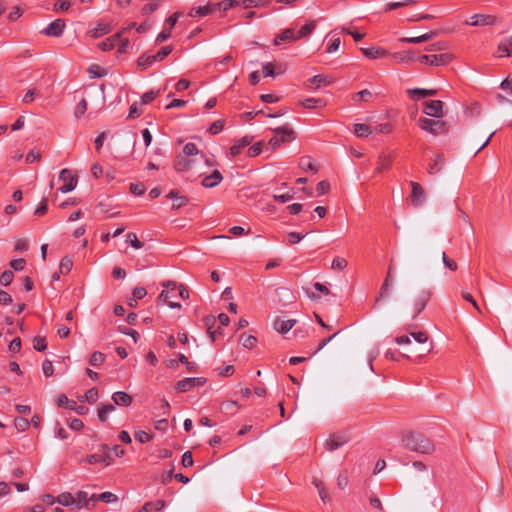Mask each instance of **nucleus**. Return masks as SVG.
<instances>
[{
    "mask_svg": "<svg viewBox=\"0 0 512 512\" xmlns=\"http://www.w3.org/2000/svg\"><path fill=\"white\" fill-rule=\"evenodd\" d=\"M86 462L90 465L101 462L105 466H108L111 464V458H110L109 454H105V455L93 454V455L87 456Z\"/></svg>",
    "mask_w": 512,
    "mask_h": 512,
    "instance_id": "35",
    "label": "nucleus"
},
{
    "mask_svg": "<svg viewBox=\"0 0 512 512\" xmlns=\"http://www.w3.org/2000/svg\"><path fill=\"white\" fill-rule=\"evenodd\" d=\"M99 500L105 503H113L117 501V496L111 492H103L98 496Z\"/></svg>",
    "mask_w": 512,
    "mask_h": 512,
    "instance_id": "60",
    "label": "nucleus"
},
{
    "mask_svg": "<svg viewBox=\"0 0 512 512\" xmlns=\"http://www.w3.org/2000/svg\"><path fill=\"white\" fill-rule=\"evenodd\" d=\"M419 127L432 134V135H438L439 133L445 132V123L443 121L439 120H432L429 118H420L418 120Z\"/></svg>",
    "mask_w": 512,
    "mask_h": 512,
    "instance_id": "5",
    "label": "nucleus"
},
{
    "mask_svg": "<svg viewBox=\"0 0 512 512\" xmlns=\"http://www.w3.org/2000/svg\"><path fill=\"white\" fill-rule=\"evenodd\" d=\"M162 286L163 290L161 291L158 300L166 303L172 297V293L176 289V283L168 280L163 282Z\"/></svg>",
    "mask_w": 512,
    "mask_h": 512,
    "instance_id": "18",
    "label": "nucleus"
},
{
    "mask_svg": "<svg viewBox=\"0 0 512 512\" xmlns=\"http://www.w3.org/2000/svg\"><path fill=\"white\" fill-rule=\"evenodd\" d=\"M349 441L346 433H337L330 435L324 442V447L328 451H335Z\"/></svg>",
    "mask_w": 512,
    "mask_h": 512,
    "instance_id": "8",
    "label": "nucleus"
},
{
    "mask_svg": "<svg viewBox=\"0 0 512 512\" xmlns=\"http://www.w3.org/2000/svg\"><path fill=\"white\" fill-rule=\"evenodd\" d=\"M59 180L63 181V185L59 187V191L63 194L73 191L78 183L77 175L67 168L60 171Z\"/></svg>",
    "mask_w": 512,
    "mask_h": 512,
    "instance_id": "4",
    "label": "nucleus"
},
{
    "mask_svg": "<svg viewBox=\"0 0 512 512\" xmlns=\"http://www.w3.org/2000/svg\"><path fill=\"white\" fill-rule=\"evenodd\" d=\"M57 405L75 411L79 415H85L88 413V408L82 405H78L76 401L69 400L65 395H60L57 399Z\"/></svg>",
    "mask_w": 512,
    "mask_h": 512,
    "instance_id": "11",
    "label": "nucleus"
},
{
    "mask_svg": "<svg viewBox=\"0 0 512 512\" xmlns=\"http://www.w3.org/2000/svg\"><path fill=\"white\" fill-rule=\"evenodd\" d=\"M294 138L295 133L291 128L288 126L279 127L274 130V136L270 138L269 144L275 149L283 143L292 141Z\"/></svg>",
    "mask_w": 512,
    "mask_h": 512,
    "instance_id": "3",
    "label": "nucleus"
},
{
    "mask_svg": "<svg viewBox=\"0 0 512 512\" xmlns=\"http://www.w3.org/2000/svg\"><path fill=\"white\" fill-rule=\"evenodd\" d=\"M126 242L136 250L141 249L143 247V243L139 241L137 235L132 232L126 235Z\"/></svg>",
    "mask_w": 512,
    "mask_h": 512,
    "instance_id": "45",
    "label": "nucleus"
},
{
    "mask_svg": "<svg viewBox=\"0 0 512 512\" xmlns=\"http://www.w3.org/2000/svg\"><path fill=\"white\" fill-rule=\"evenodd\" d=\"M73 267V262L69 258H64L61 260L59 265V273L61 274H67L71 271Z\"/></svg>",
    "mask_w": 512,
    "mask_h": 512,
    "instance_id": "52",
    "label": "nucleus"
},
{
    "mask_svg": "<svg viewBox=\"0 0 512 512\" xmlns=\"http://www.w3.org/2000/svg\"><path fill=\"white\" fill-rule=\"evenodd\" d=\"M203 383L204 381L202 380V378L189 377L178 381L176 384V389L180 393H185L190 391L195 386L202 385Z\"/></svg>",
    "mask_w": 512,
    "mask_h": 512,
    "instance_id": "13",
    "label": "nucleus"
},
{
    "mask_svg": "<svg viewBox=\"0 0 512 512\" xmlns=\"http://www.w3.org/2000/svg\"><path fill=\"white\" fill-rule=\"evenodd\" d=\"M148 1H149V3H147L146 5H144L142 7L141 12L143 15H149L152 12H154L158 8L160 0H148Z\"/></svg>",
    "mask_w": 512,
    "mask_h": 512,
    "instance_id": "50",
    "label": "nucleus"
},
{
    "mask_svg": "<svg viewBox=\"0 0 512 512\" xmlns=\"http://www.w3.org/2000/svg\"><path fill=\"white\" fill-rule=\"evenodd\" d=\"M300 104L306 109H315L324 107L326 105V101L322 98H306L302 100Z\"/></svg>",
    "mask_w": 512,
    "mask_h": 512,
    "instance_id": "31",
    "label": "nucleus"
},
{
    "mask_svg": "<svg viewBox=\"0 0 512 512\" xmlns=\"http://www.w3.org/2000/svg\"><path fill=\"white\" fill-rule=\"evenodd\" d=\"M194 160H190L189 157L186 156H178L174 168L178 172H187L194 169Z\"/></svg>",
    "mask_w": 512,
    "mask_h": 512,
    "instance_id": "15",
    "label": "nucleus"
},
{
    "mask_svg": "<svg viewBox=\"0 0 512 512\" xmlns=\"http://www.w3.org/2000/svg\"><path fill=\"white\" fill-rule=\"evenodd\" d=\"M251 144V138L248 137V136H244L242 137L241 139H239L238 141H236L230 148V154L233 156V157H236L238 156L242 150L249 146Z\"/></svg>",
    "mask_w": 512,
    "mask_h": 512,
    "instance_id": "23",
    "label": "nucleus"
},
{
    "mask_svg": "<svg viewBox=\"0 0 512 512\" xmlns=\"http://www.w3.org/2000/svg\"><path fill=\"white\" fill-rule=\"evenodd\" d=\"M13 272L10 271V270H6L4 271L1 275H0V284L3 285V286H8L10 285V283L12 282L13 280Z\"/></svg>",
    "mask_w": 512,
    "mask_h": 512,
    "instance_id": "57",
    "label": "nucleus"
},
{
    "mask_svg": "<svg viewBox=\"0 0 512 512\" xmlns=\"http://www.w3.org/2000/svg\"><path fill=\"white\" fill-rule=\"evenodd\" d=\"M347 260L343 257H335L331 263V268L334 270H344L347 267Z\"/></svg>",
    "mask_w": 512,
    "mask_h": 512,
    "instance_id": "51",
    "label": "nucleus"
},
{
    "mask_svg": "<svg viewBox=\"0 0 512 512\" xmlns=\"http://www.w3.org/2000/svg\"><path fill=\"white\" fill-rule=\"evenodd\" d=\"M497 57H508L512 53L511 37L501 41L497 47Z\"/></svg>",
    "mask_w": 512,
    "mask_h": 512,
    "instance_id": "28",
    "label": "nucleus"
},
{
    "mask_svg": "<svg viewBox=\"0 0 512 512\" xmlns=\"http://www.w3.org/2000/svg\"><path fill=\"white\" fill-rule=\"evenodd\" d=\"M407 93L411 98L419 100L420 98L434 96L437 91L435 89L414 88L407 90Z\"/></svg>",
    "mask_w": 512,
    "mask_h": 512,
    "instance_id": "25",
    "label": "nucleus"
},
{
    "mask_svg": "<svg viewBox=\"0 0 512 512\" xmlns=\"http://www.w3.org/2000/svg\"><path fill=\"white\" fill-rule=\"evenodd\" d=\"M105 361V355L102 352L96 351L94 352L89 360L90 365L92 366H100Z\"/></svg>",
    "mask_w": 512,
    "mask_h": 512,
    "instance_id": "47",
    "label": "nucleus"
},
{
    "mask_svg": "<svg viewBox=\"0 0 512 512\" xmlns=\"http://www.w3.org/2000/svg\"><path fill=\"white\" fill-rule=\"evenodd\" d=\"M154 62H155V59H153V55H142L138 59V65L143 67V68H147L148 66H150Z\"/></svg>",
    "mask_w": 512,
    "mask_h": 512,
    "instance_id": "61",
    "label": "nucleus"
},
{
    "mask_svg": "<svg viewBox=\"0 0 512 512\" xmlns=\"http://www.w3.org/2000/svg\"><path fill=\"white\" fill-rule=\"evenodd\" d=\"M223 180V176L219 170H214L211 174L205 176L202 180V185L205 188H213Z\"/></svg>",
    "mask_w": 512,
    "mask_h": 512,
    "instance_id": "16",
    "label": "nucleus"
},
{
    "mask_svg": "<svg viewBox=\"0 0 512 512\" xmlns=\"http://www.w3.org/2000/svg\"><path fill=\"white\" fill-rule=\"evenodd\" d=\"M403 446L413 452L431 454L435 447L425 436L415 432H404L401 437Z\"/></svg>",
    "mask_w": 512,
    "mask_h": 512,
    "instance_id": "1",
    "label": "nucleus"
},
{
    "mask_svg": "<svg viewBox=\"0 0 512 512\" xmlns=\"http://www.w3.org/2000/svg\"><path fill=\"white\" fill-rule=\"evenodd\" d=\"M112 400L115 405L124 407L130 406L133 401L132 397L128 393L123 391L115 392L112 395Z\"/></svg>",
    "mask_w": 512,
    "mask_h": 512,
    "instance_id": "21",
    "label": "nucleus"
},
{
    "mask_svg": "<svg viewBox=\"0 0 512 512\" xmlns=\"http://www.w3.org/2000/svg\"><path fill=\"white\" fill-rule=\"evenodd\" d=\"M86 110H87V103H86V100L84 98H82L75 108V111H74L75 117L80 118L81 116L84 115Z\"/></svg>",
    "mask_w": 512,
    "mask_h": 512,
    "instance_id": "55",
    "label": "nucleus"
},
{
    "mask_svg": "<svg viewBox=\"0 0 512 512\" xmlns=\"http://www.w3.org/2000/svg\"><path fill=\"white\" fill-rule=\"evenodd\" d=\"M110 32V26L103 22H98L93 28L88 31L90 37L97 39Z\"/></svg>",
    "mask_w": 512,
    "mask_h": 512,
    "instance_id": "22",
    "label": "nucleus"
},
{
    "mask_svg": "<svg viewBox=\"0 0 512 512\" xmlns=\"http://www.w3.org/2000/svg\"><path fill=\"white\" fill-rule=\"evenodd\" d=\"M430 297L431 293L429 291H422L415 297L411 308L412 319H415L425 309Z\"/></svg>",
    "mask_w": 512,
    "mask_h": 512,
    "instance_id": "6",
    "label": "nucleus"
},
{
    "mask_svg": "<svg viewBox=\"0 0 512 512\" xmlns=\"http://www.w3.org/2000/svg\"><path fill=\"white\" fill-rule=\"evenodd\" d=\"M315 27L316 25L313 21L306 23L304 26L300 28L298 32H296L297 40L310 35L315 29Z\"/></svg>",
    "mask_w": 512,
    "mask_h": 512,
    "instance_id": "42",
    "label": "nucleus"
},
{
    "mask_svg": "<svg viewBox=\"0 0 512 512\" xmlns=\"http://www.w3.org/2000/svg\"><path fill=\"white\" fill-rule=\"evenodd\" d=\"M442 262L444 266L451 271H456L458 268L457 263L454 260L449 259L445 252H442Z\"/></svg>",
    "mask_w": 512,
    "mask_h": 512,
    "instance_id": "59",
    "label": "nucleus"
},
{
    "mask_svg": "<svg viewBox=\"0 0 512 512\" xmlns=\"http://www.w3.org/2000/svg\"><path fill=\"white\" fill-rule=\"evenodd\" d=\"M410 185L412 188V191L410 194L412 205L415 207H419V206L423 205V203L425 201L424 189L422 188V186L419 183L414 182V181H412L410 183Z\"/></svg>",
    "mask_w": 512,
    "mask_h": 512,
    "instance_id": "12",
    "label": "nucleus"
},
{
    "mask_svg": "<svg viewBox=\"0 0 512 512\" xmlns=\"http://www.w3.org/2000/svg\"><path fill=\"white\" fill-rule=\"evenodd\" d=\"M329 81L324 75H315L311 79H309V87L313 89H318L321 85H328Z\"/></svg>",
    "mask_w": 512,
    "mask_h": 512,
    "instance_id": "40",
    "label": "nucleus"
},
{
    "mask_svg": "<svg viewBox=\"0 0 512 512\" xmlns=\"http://www.w3.org/2000/svg\"><path fill=\"white\" fill-rule=\"evenodd\" d=\"M393 281V278H392V275H391V269L388 270V273H387V276L380 288V293H379V297L377 298V301H379L381 298L387 296L388 292H389V289H390V285Z\"/></svg>",
    "mask_w": 512,
    "mask_h": 512,
    "instance_id": "39",
    "label": "nucleus"
},
{
    "mask_svg": "<svg viewBox=\"0 0 512 512\" xmlns=\"http://www.w3.org/2000/svg\"><path fill=\"white\" fill-rule=\"evenodd\" d=\"M98 397V390L96 388H91L85 393L81 401H87L88 403L93 404L98 400Z\"/></svg>",
    "mask_w": 512,
    "mask_h": 512,
    "instance_id": "48",
    "label": "nucleus"
},
{
    "mask_svg": "<svg viewBox=\"0 0 512 512\" xmlns=\"http://www.w3.org/2000/svg\"><path fill=\"white\" fill-rule=\"evenodd\" d=\"M74 502H75L74 495H72L69 492H64L57 496V503L59 505H62L65 507L75 506Z\"/></svg>",
    "mask_w": 512,
    "mask_h": 512,
    "instance_id": "38",
    "label": "nucleus"
},
{
    "mask_svg": "<svg viewBox=\"0 0 512 512\" xmlns=\"http://www.w3.org/2000/svg\"><path fill=\"white\" fill-rule=\"evenodd\" d=\"M65 28V21L56 19L52 21L44 30L43 33L47 36L59 37L62 35Z\"/></svg>",
    "mask_w": 512,
    "mask_h": 512,
    "instance_id": "14",
    "label": "nucleus"
},
{
    "mask_svg": "<svg viewBox=\"0 0 512 512\" xmlns=\"http://www.w3.org/2000/svg\"><path fill=\"white\" fill-rule=\"evenodd\" d=\"M223 128H224V121L223 120H216V121H214L210 125V127L208 129V132L210 134L215 135V134L220 133L223 130Z\"/></svg>",
    "mask_w": 512,
    "mask_h": 512,
    "instance_id": "54",
    "label": "nucleus"
},
{
    "mask_svg": "<svg viewBox=\"0 0 512 512\" xmlns=\"http://www.w3.org/2000/svg\"><path fill=\"white\" fill-rule=\"evenodd\" d=\"M119 40H120V35L116 34L110 38H107L106 40L102 41L101 43H99L98 47L102 51H109L118 45Z\"/></svg>",
    "mask_w": 512,
    "mask_h": 512,
    "instance_id": "34",
    "label": "nucleus"
},
{
    "mask_svg": "<svg viewBox=\"0 0 512 512\" xmlns=\"http://www.w3.org/2000/svg\"><path fill=\"white\" fill-rule=\"evenodd\" d=\"M444 163H445L444 158L441 155H436L433 158L432 163L429 164V166L427 168V172L431 175L439 173L443 169Z\"/></svg>",
    "mask_w": 512,
    "mask_h": 512,
    "instance_id": "29",
    "label": "nucleus"
},
{
    "mask_svg": "<svg viewBox=\"0 0 512 512\" xmlns=\"http://www.w3.org/2000/svg\"><path fill=\"white\" fill-rule=\"evenodd\" d=\"M410 336L418 345H420V347H427L426 344L428 341V336L425 332H412L410 333ZM428 347L432 346L429 345Z\"/></svg>",
    "mask_w": 512,
    "mask_h": 512,
    "instance_id": "41",
    "label": "nucleus"
},
{
    "mask_svg": "<svg viewBox=\"0 0 512 512\" xmlns=\"http://www.w3.org/2000/svg\"><path fill=\"white\" fill-rule=\"evenodd\" d=\"M496 23V18L492 15L475 14L465 20L466 25L470 26H491Z\"/></svg>",
    "mask_w": 512,
    "mask_h": 512,
    "instance_id": "10",
    "label": "nucleus"
},
{
    "mask_svg": "<svg viewBox=\"0 0 512 512\" xmlns=\"http://www.w3.org/2000/svg\"><path fill=\"white\" fill-rule=\"evenodd\" d=\"M353 132L357 137H368L374 134V129L366 124L357 123L354 125Z\"/></svg>",
    "mask_w": 512,
    "mask_h": 512,
    "instance_id": "33",
    "label": "nucleus"
},
{
    "mask_svg": "<svg viewBox=\"0 0 512 512\" xmlns=\"http://www.w3.org/2000/svg\"><path fill=\"white\" fill-rule=\"evenodd\" d=\"M205 325L207 326V332L212 341L215 340V336L217 331L213 330V326L215 325L216 318L212 315L205 317L204 319Z\"/></svg>",
    "mask_w": 512,
    "mask_h": 512,
    "instance_id": "43",
    "label": "nucleus"
},
{
    "mask_svg": "<svg viewBox=\"0 0 512 512\" xmlns=\"http://www.w3.org/2000/svg\"><path fill=\"white\" fill-rule=\"evenodd\" d=\"M371 96H372L371 92L367 89H364V90H361L360 92L356 93L353 96V100L354 101H368L369 98H371Z\"/></svg>",
    "mask_w": 512,
    "mask_h": 512,
    "instance_id": "62",
    "label": "nucleus"
},
{
    "mask_svg": "<svg viewBox=\"0 0 512 512\" xmlns=\"http://www.w3.org/2000/svg\"><path fill=\"white\" fill-rule=\"evenodd\" d=\"M29 425H30V422L24 417H16L14 419V426L20 432L26 431L28 429Z\"/></svg>",
    "mask_w": 512,
    "mask_h": 512,
    "instance_id": "49",
    "label": "nucleus"
},
{
    "mask_svg": "<svg viewBox=\"0 0 512 512\" xmlns=\"http://www.w3.org/2000/svg\"><path fill=\"white\" fill-rule=\"evenodd\" d=\"M313 485L317 488L320 499L327 503L330 501L329 491L325 488L323 482L319 479L314 478L312 481Z\"/></svg>",
    "mask_w": 512,
    "mask_h": 512,
    "instance_id": "32",
    "label": "nucleus"
},
{
    "mask_svg": "<svg viewBox=\"0 0 512 512\" xmlns=\"http://www.w3.org/2000/svg\"><path fill=\"white\" fill-rule=\"evenodd\" d=\"M198 154H199V150L194 143L190 142V143H186L184 145L182 156L191 157V156H197Z\"/></svg>",
    "mask_w": 512,
    "mask_h": 512,
    "instance_id": "46",
    "label": "nucleus"
},
{
    "mask_svg": "<svg viewBox=\"0 0 512 512\" xmlns=\"http://www.w3.org/2000/svg\"><path fill=\"white\" fill-rule=\"evenodd\" d=\"M165 508L164 500H157L155 502H147L138 512H151L152 510L162 511Z\"/></svg>",
    "mask_w": 512,
    "mask_h": 512,
    "instance_id": "36",
    "label": "nucleus"
},
{
    "mask_svg": "<svg viewBox=\"0 0 512 512\" xmlns=\"http://www.w3.org/2000/svg\"><path fill=\"white\" fill-rule=\"evenodd\" d=\"M295 323H296V320H294V319H288V320L277 319L274 322V329L281 334H285L293 328Z\"/></svg>",
    "mask_w": 512,
    "mask_h": 512,
    "instance_id": "24",
    "label": "nucleus"
},
{
    "mask_svg": "<svg viewBox=\"0 0 512 512\" xmlns=\"http://www.w3.org/2000/svg\"><path fill=\"white\" fill-rule=\"evenodd\" d=\"M393 61L398 64H410L415 60V56L411 51H399L391 55Z\"/></svg>",
    "mask_w": 512,
    "mask_h": 512,
    "instance_id": "17",
    "label": "nucleus"
},
{
    "mask_svg": "<svg viewBox=\"0 0 512 512\" xmlns=\"http://www.w3.org/2000/svg\"><path fill=\"white\" fill-rule=\"evenodd\" d=\"M115 410L113 404H100L98 408V418L101 422H105L108 418V415Z\"/></svg>",
    "mask_w": 512,
    "mask_h": 512,
    "instance_id": "37",
    "label": "nucleus"
},
{
    "mask_svg": "<svg viewBox=\"0 0 512 512\" xmlns=\"http://www.w3.org/2000/svg\"><path fill=\"white\" fill-rule=\"evenodd\" d=\"M395 342L400 346L406 347L403 356L409 357L411 354L417 357H423L431 352L432 347H414L412 346V338L410 335H403L395 338Z\"/></svg>",
    "mask_w": 512,
    "mask_h": 512,
    "instance_id": "2",
    "label": "nucleus"
},
{
    "mask_svg": "<svg viewBox=\"0 0 512 512\" xmlns=\"http://www.w3.org/2000/svg\"><path fill=\"white\" fill-rule=\"evenodd\" d=\"M135 439L140 443H147L152 439V436L143 430L135 433Z\"/></svg>",
    "mask_w": 512,
    "mask_h": 512,
    "instance_id": "63",
    "label": "nucleus"
},
{
    "mask_svg": "<svg viewBox=\"0 0 512 512\" xmlns=\"http://www.w3.org/2000/svg\"><path fill=\"white\" fill-rule=\"evenodd\" d=\"M171 51V47H163L156 54L153 55V59H155V62L162 61L166 56H168L171 53Z\"/></svg>",
    "mask_w": 512,
    "mask_h": 512,
    "instance_id": "58",
    "label": "nucleus"
},
{
    "mask_svg": "<svg viewBox=\"0 0 512 512\" xmlns=\"http://www.w3.org/2000/svg\"><path fill=\"white\" fill-rule=\"evenodd\" d=\"M33 347L35 350L42 352L46 349V341L42 337H35L33 340Z\"/></svg>",
    "mask_w": 512,
    "mask_h": 512,
    "instance_id": "64",
    "label": "nucleus"
},
{
    "mask_svg": "<svg viewBox=\"0 0 512 512\" xmlns=\"http://www.w3.org/2000/svg\"><path fill=\"white\" fill-rule=\"evenodd\" d=\"M240 5V0H223L222 2L215 3L216 9L227 11L228 9Z\"/></svg>",
    "mask_w": 512,
    "mask_h": 512,
    "instance_id": "44",
    "label": "nucleus"
},
{
    "mask_svg": "<svg viewBox=\"0 0 512 512\" xmlns=\"http://www.w3.org/2000/svg\"><path fill=\"white\" fill-rule=\"evenodd\" d=\"M241 343L245 348L251 349L256 345L257 339L252 335H242Z\"/></svg>",
    "mask_w": 512,
    "mask_h": 512,
    "instance_id": "53",
    "label": "nucleus"
},
{
    "mask_svg": "<svg viewBox=\"0 0 512 512\" xmlns=\"http://www.w3.org/2000/svg\"><path fill=\"white\" fill-rule=\"evenodd\" d=\"M75 508L77 510L89 509L88 493L85 491H78L75 495Z\"/></svg>",
    "mask_w": 512,
    "mask_h": 512,
    "instance_id": "27",
    "label": "nucleus"
},
{
    "mask_svg": "<svg viewBox=\"0 0 512 512\" xmlns=\"http://www.w3.org/2000/svg\"><path fill=\"white\" fill-rule=\"evenodd\" d=\"M160 91L150 90L146 93H144L141 97L142 104H148L152 102L158 95Z\"/></svg>",
    "mask_w": 512,
    "mask_h": 512,
    "instance_id": "56",
    "label": "nucleus"
},
{
    "mask_svg": "<svg viewBox=\"0 0 512 512\" xmlns=\"http://www.w3.org/2000/svg\"><path fill=\"white\" fill-rule=\"evenodd\" d=\"M417 60L421 64H426L430 66H441L449 63L451 57L448 54H431L421 55L417 58Z\"/></svg>",
    "mask_w": 512,
    "mask_h": 512,
    "instance_id": "7",
    "label": "nucleus"
},
{
    "mask_svg": "<svg viewBox=\"0 0 512 512\" xmlns=\"http://www.w3.org/2000/svg\"><path fill=\"white\" fill-rule=\"evenodd\" d=\"M361 52L364 54L365 57L372 60L382 58L388 55V52L381 47L361 48Z\"/></svg>",
    "mask_w": 512,
    "mask_h": 512,
    "instance_id": "20",
    "label": "nucleus"
},
{
    "mask_svg": "<svg viewBox=\"0 0 512 512\" xmlns=\"http://www.w3.org/2000/svg\"><path fill=\"white\" fill-rule=\"evenodd\" d=\"M296 40V32L293 29L288 28L282 31V33L275 38L274 43L275 45H279L281 42Z\"/></svg>",
    "mask_w": 512,
    "mask_h": 512,
    "instance_id": "30",
    "label": "nucleus"
},
{
    "mask_svg": "<svg viewBox=\"0 0 512 512\" xmlns=\"http://www.w3.org/2000/svg\"><path fill=\"white\" fill-rule=\"evenodd\" d=\"M436 36V33L433 31L427 32L420 36L415 37H402L399 39L400 42L403 43H411V44H420L426 41L433 39Z\"/></svg>",
    "mask_w": 512,
    "mask_h": 512,
    "instance_id": "19",
    "label": "nucleus"
},
{
    "mask_svg": "<svg viewBox=\"0 0 512 512\" xmlns=\"http://www.w3.org/2000/svg\"><path fill=\"white\" fill-rule=\"evenodd\" d=\"M214 10H216V7L213 5H205V6H198L193 7L191 11L189 12L190 17H204L209 14H211Z\"/></svg>",
    "mask_w": 512,
    "mask_h": 512,
    "instance_id": "26",
    "label": "nucleus"
},
{
    "mask_svg": "<svg viewBox=\"0 0 512 512\" xmlns=\"http://www.w3.org/2000/svg\"><path fill=\"white\" fill-rule=\"evenodd\" d=\"M423 113L430 117L440 118L443 116V102L430 100L424 102Z\"/></svg>",
    "mask_w": 512,
    "mask_h": 512,
    "instance_id": "9",
    "label": "nucleus"
}]
</instances>
